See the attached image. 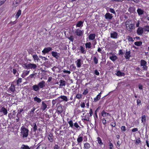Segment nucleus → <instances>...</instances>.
<instances>
[{"mask_svg":"<svg viewBox=\"0 0 149 149\" xmlns=\"http://www.w3.org/2000/svg\"><path fill=\"white\" fill-rule=\"evenodd\" d=\"M21 148L23 149H30L28 146L23 144L22 145L21 147Z\"/></svg>","mask_w":149,"mask_h":149,"instance_id":"43","label":"nucleus"},{"mask_svg":"<svg viewBox=\"0 0 149 149\" xmlns=\"http://www.w3.org/2000/svg\"><path fill=\"white\" fill-rule=\"evenodd\" d=\"M118 36V33L116 32L113 31L110 33V37L111 38L117 39Z\"/></svg>","mask_w":149,"mask_h":149,"instance_id":"9","label":"nucleus"},{"mask_svg":"<svg viewBox=\"0 0 149 149\" xmlns=\"http://www.w3.org/2000/svg\"><path fill=\"white\" fill-rule=\"evenodd\" d=\"M128 39L129 41L133 42L134 41L133 38L130 36L128 37Z\"/></svg>","mask_w":149,"mask_h":149,"instance_id":"61","label":"nucleus"},{"mask_svg":"<svg viewBox=\"0 0 149 149\" xmlns=\"http://www.w3.org/2000/svg\"><path fill=\"white\" fill-rule=\"evenodd\" d=\"M82 119L84 120H86L87 121H89V118L88 116V115H86L85 116H83L82 117Z\"/></svg>","mask_w":149,"mask_h":149,"instance_id":"34","label":"nucleus"},{"mask_svg":"<svg viewBox=\"0 0 149 149\" xmlns=\"http://www.w3.org/2000/svg\"><path fill=\"white\" fill-rule=\"evenodd\" d=\"M33 130H32L31 131H32V132H34L35 133H36V131L37 130V126L36 125V124L35 123H34L33 124Z\"/></svg>","mask_w":149,"mask_h":149,"instance_id":"32","label":"nucleus"},{"mask_svg":"<svg viewBox=\"0 0 149 149\" xmlns=\"http://www.w3.org/2000/svg\"><path fill=\"white\" fill-rule=\"evenodd\" d=\"M113 17L112 15L109 13H107L105 15V18L107 19L110 20Z\"/></svg>","mask_w":149,"mask_h":149,"instance_id":"12","label":"nucleus"},{"mask_svg":"<svg viewBox=\"0 0 149 149\" xmlns=\"http://www.w3.org/2000/svg\"><path fill=\"white\" fill-rule=\"evenodd\" d=\"M22 79L21 78H18L17 81V86H19V84L22 81Z\"/></svg>","mask_w":149,"mask_h":149,"instance_id":"38","label":"nucleus"},{"mask_svg":"<svg viewBox=\"0 0 149 149\" xmlns=\"http://www.w3.org/2000/svg\"><path fill=\"white\" fill-rule=\"evenodd\" d=\"M141 66H142V69L144 71H146L148 69V67L147 66V62L144 60H141L140 62Z\"/></svg>","mask_w":149,"mask_h":149,"instance_id":"4","label":"nucleus"},{"mask_svg":"<svg viewBox=\"0 0 149 149\" xmlns=\"http://www.w3.org/2000/svg\"><path fill=\"white\" fill-rule=\"evenodd\" d=\"M47 107V105L46 103L44 101L42 102V104L41 105V109L42 111H44Z\"/></svg>","mask_w":149,"mask_h":149,"instance_id":"20","label":"nucleus"},{"mask_svg":"<svg viewBox=\"0 0 149 149\" xmlns=\"http://www.w3.org/2000/svg\"><path fill=\"white\" fill-rule=\"evenodd\" d=\"M83 62L81 61V59H78L75 61V63L77 65V66L78 68L81 67L82 64H83Z\"/></svg>","mask_w":149,"mask_h":149,"instance_id":"6","label":"nucleus"},{"mask_svg":"<svg viewBox=\"0 0 149 149\" xmlns=\"http://www.w3.org/2000/svg\"><path fill=\"white\" fill-rule=\"evenodd\" d=\"M109 148L110 149H113V144L111 143L110 142L109 143Z\"/></svg>","mask_w":149,"mask_h":149,"instance_id":"59","label":"nucleus"},{"mask_svg":"<svg viewBox=\"0 0 149 149\" xmlns=\"http://www.w3.org/2000/svg\"><path fill=\"white\" fill-rule=\"evenodd\" d=\"M21 133L22 134V137L25 138L27 137L29 133V130L23 127H21Z\"/></svg>","mask_w":149,"mask_h":149,"instance_id":"2","label":"nucleus"},{"mask_svg":"<svg viewBox=\"0 0 149 149\" xmlns=\"http://www.w3.org/2000/svg\"><path fill=\"white\" fill-rule=\"evenodd\" d=\"M63 111V108L61 106H58L57 108V112L58 114L61 113Z\"/></svg>","mask_w":149,"mask_h":149,"instance_id":"21","label":"nucleus"},{"mask_svg":"<svg viewBox=\"0 0 149 149\" xmlns=\"http://www.w3.org/2000/svg\"><path fill=\"white\" fill-rule=\"evenodd\" d=\"M90 147V144L87 142L84 144V148L85 149H89Z\"/></svg>","mask_w":149,"mask_h":149,"instance_id":"28","label":"nucleus"},{"mask_svg":"<svg viewBox=\"0 0 149 149\" xmlns=\"http://www.w3.org/2000/svg\"><path fill=\"white\" fill-rule=\"evenodd\" d=\"M24 67H25L27 69H31V63H29L28 64L25 63L24 64Z\"/></svg>","mask_w":149,"mask_h":149,"instance_id":"33","label":"nucleus"},{"mask_svg":"<svg viewBox=\"0 0 149 149\" xmlns=\"http://www.w3.org/2000/svg\"><path fill=\"white\" fill-rule=\"evenodd\" d=\"M97 141L100 146H101L103 145V143L102 142L101 139L100 137H98L97 138Z\"/></svg>","mask_w":149,"mask_h":149,"instance_id":"37","label":"nucleus"},{"mask_svg":"<svg viewBox=\"0 0 149 149\" xmlns=\"http://www.w3.org/2000/svg\"><path fill=\"white\" fill-rule=\"evenodd\" d=\"M85 47L87 49H88L91 48L92 46L90 42H86L85 44Z\"/></svg>","mask_w":149,"mask_h":149,"instance_id":"23","label":"nucleus"},{"mask_svg":"<svg viewBox=\"0 0 149 149\" xmlns=\"http://www.w3.org/2000/svg\"><path fill=\"white\" fill-rule=\"evenodd\" d=\"M100 97H100V95H98L96 97L94 98V101L96 102L99 100L100 98Z\"/></svg>","mask_w":149,"mask_h":149,"instance_id":"40","label":"nucleus"},{"mask_svg":"<svg viewBox=\"0 0 149 149\" xmlns=\"http://www.w3.org/2000/svg\"><path fill=\"white\" fill-rule=\"evenodd\" d=\"M110 125L113 127H115L116 125V122H111Z\"/></svg>","mask_w":149,"mask_h":149,"instance_id":"57","label":"nucleus"},{"mask_svg":"<svg viewBox=\"0 0 149 149\" xmlns=\"http://www.w3.org/2000/svg\"><path fill=\"white\" fill-rule=\"evenodd\" d=\"M52 49L51 47L45 48L42 51V52L44 53H47L51 51Z\"/></svg>","mask_w":149,"mask_h":149,"instance_id":"17","label":"nucleus"},{"mask_svg":"<svg viewBox=\"0 0 149 149\" xmlns=\"http://www.w3.org/2000/svg\"><path fill=\"white\" fill-rule=\"evenodd\" d=\"M21 10L19 9L17 12V14L15 16V17L16 19H17L21 15Z\"/></svg>","mask_w":149,"mask_h":149,"instance_id":"30","label":"nucleus"},{"mask_svg":"<svg viewBox=\"0 0 149 149\" xmlns=\"http://www.w3.org/2000/svg\"><path fill=\"white\" fill-rule=\"evenodd\" d=\"M102 123L103 125H105L107 123L106 120L104 118H102Z\"/></svg>","mask_w":149,"mask_h":149,"instance_id":"56","label":"nucleus"},{"mask_svg":"<svg viewBox=\"0 0 149 149\" xmlns=\"http://www.w3.org/2000/svg\"><path fill=\"white\" fill-rule=\"evenodd\" d=\"M68 39L70 40V41L73 42L74 40V36H70L68 38Z\"/></svg>","mask_w":149,"mask_h":149,"instance_id":"50","label":"nucleus"},{"mask_svg":"<svg viewBox=\"0 0 149 149\" xmlns=\"http://www.w3.org/2000/svg\"><path fill=\"white\" fill-rule=\"evenodd\" d=\"M126 28V29L130 32H132L134 29V24H130L129 21H127L125 22Z\"/></svg>","mask_w":149,"mask_h":149,"instance_id":"1","label":"nucleus"},{"mask_svg":"<svg viewBox=\"0 0 149 149\" xmlns=\"http://www.w3.org/2000/svg\"><path fill=\"white\" fill-rule=\"evenodd\" d=\"M102 116L103 117H107L109 116H111V114L108 113L106 112L104 110H103L101 112Z\"/></svg>","mask_w":149,"mask_h":149,"instance_id":"16","label":"nucleus"},{"mask_svg":"<svg viewBox=\"0 0 149 149\" xmlns=\"http://www.w3.org/2000/svg\"><path fill=\"white\" fill-rule=\"evenodd\" d=\"M15 85L14 84V82H12L10 87L9 89L11 92L14 93L15 91Z\"/></svg>","mask_w":149,"mask_h":149,"instance_id":"7","label":"nucleus"},{"mask_svg":"<svg viewBox=\"0 0 149 149\" xmlns=\"http://www.w3.org/2000/svg\"><path fill=\"white\" fill-rule=\"evenodd\" d=\"M137 11L139 16L142 15L144 13V11L141 8H138Z\"/></svg>","mask_w":149,"mask_h":149,"instance_id":"27","label":"nucleus"},{"mask_svg":"<svg viewBox=\"0 0 149 149\" xmlns=\"http://www.w3.org/2000/svg\"><path fill=\"white\" fill-rule=\"evenodd\" d=\"M109 11L111 13L113 14H116V13L114 9L112 8H110L109 10Z\"/></svg>","mask_w":149,"mask_h":149,"instance_id":"49","label":"nucleus"},{"mask_svg":"<svg viewBox=\"0 0 149 149\" xmlns=\"http://www.w3.org/2000/svg\"><path fill=\"white\" fill-rule=\"evenodd\" d=\"M79 50L80 52L82 54H85L86 52L85 48L83 46H81L79 47Z\"/></svg>","mask_w":149,"mask_h":149,"instance_id":"15","label":"nucleus"},{"mask_svg":"<svg viewBox=\"0 0 149 149\" xmlns=\"http://www.w3.org/2000/svg\"><path fill=\"white\" fill-rule=\"evenodd\" d=\"M47 137L49 141L50 142H53V136L52 134H50L49 135H47Z\"/></svg>","mask_w":149,"mask_h":149,"instance_id":"26","label":"nucleus"},{"mask_svg":"<svg viewBox=\"0 0 149 149\" xmlns=\"http://www.w3.org/2000/svg\"><path fill=\"white\" fill-rule=\"evenodd\" d=\"M30 71L28 70H26L25 71H24L23 72L24 74H25V75L26 76H27L28 75Z\"/></svg>","mask_w":149,"mask_h":149,"instance_id":"60","label":"nucleus"},{"mask_svg":"<svg viewBox=\"0 0 149 149\" xmlns=\"http://www.w3.org/2000/svg\"><path fill=\"white\" fill-rule=\"evenodd\" d=\"M119 54L120 55H123L124 54V53L122 49H120L119 51Z\"/></svg>","mask_w":149,"mask_h":149,"instance_id":"58","label":"nucleus"},{"mask_svg":"<svg viewBox=\"0 0 149 149\" xmlns=\"http://www.w3.org/2000/svg\"><path fill=\"white\" fill-rule=\"evenodd\" d=\"M143 28L145 31H149V26H145Z\"/></svg>","mask_w":149,"mask_h":149,"instance_id":"48","label":"nucleus"},{"mask_svg":"<svg viewBox=\"0 0 149 149\" xmlns=\"http://www.w3.org/2000/svg\"><path fill=\"white\" fill-rule=\"evenodd\" d=\"M83 135L82 134H80L77 139V141L78 144H79L80 146H81V142L83 141Z\"/></svg>","mask_w":149,"mask_h":149,"instance_id":"5","label":"nucleus"},{"mask_svg":"<svg viewBox=\"0 0 149 149\" xmlns=\"http://www.w3.org/2000/svg\"><path fill=\"white\" fill-rule=\"evenodd\" d=\"M70 68L71 69V71H73L75 70L76 67L74 64H72L70 66Z\"/></svg>","mask_w":149,"mask_h":149,"instance_id":"47","label":"nucleus"},{"mask_svg":"<svg viewBox=\"0 0 149 149\" xmlns=\"http://www.w3.org/2000/svg\"><path fill=\"white\" fill-rule=\"evenodd\" d=\"M121 129L122 131H125L126 130V127L125 126H122L121 127Z\"/></svg>","mask_w":149,"mask_h":149,"instance_id":"62","label":"nucleus"},{"mask_svg":"<svg viewBox=\"0 0 149 149\" xmlns=\"http://www.w3.org/2000/svg\"><path fill=\"white\" fill-rule=\"evenodd\" d=\"M83 22L81 21L78 22L76 24V26L77 27H82L83 26Z\"/></svg>","mask_w":149,"mask_h":149,"instance_id":"29","label":"nucleus"},{"mask_svg":"<svg viewBox=\"0 0 149 149\" xmlns=\"http://www.w3.org/2000/svg\"><path fill=\"white\" fill-rule=\"evenodd\" d=\"M6 0H0V5L1 6L6 1Z\"/></svg>","mask_w":149,"mask_h":149,"instance_id":"64","label":"nucleus"},{"mask_svg":"<svg viewBox=\"0 0 149 149\" xmlns=\"http://www.w3.org/2000/svg\"><path fill=\"white\" fill-rule=\"evenodd\" d=\"M63 71L64 73H67L69 74H70L71 73L70 72V71L66 70L65 69H64L63 70Z\"/></svg>","mask_w":149,"mask_h":149,"instance_id":"63","label":"nucleus"},{"mask_svg":"<svg viewBox=\"0 0 149 149\" xmlns=\"http://www.w3.org/2000/svg\"><path fill=\"white\" fill-rule=\"evenodd\" d=\"M141 142L140 139L139 138L137 139H136L135 141V144L137 145Z\"/></svg>","mask_w":149,"mask_h":149,"instance_id":"46","label":"nucleus"},{"mask_svg":"<svg viewBox=\"0 0 149 149\" xmlns=\"http://www.w3.org/2000/svg\"><path fill=\"white\" fill-rule=\"evenodd\" d=\"M144 31L143 28L140 27L138 28L137 30V32L139 35H141Z\"/></svg>","mask_w":149,"mask_h":149,"instance_id":"13","label":"nucleus"},{"mask_svg":"<svg viewBox=\"0 0 149 149\" xmlns=\"http://www.w3.org/2000/svg\"><path fill=\"white\" fill-rule=\"evenodd\" d=\"M95 33L90 34L88 36V38L90 40H93L95 39Z\"/></svg>","mask_w":149,"mask_h":149,"instance_id":"18","label":"nucleus"},{"mask_svg":"<svg viewBox=\"0 0 149 149\" xmlns=\"http://www.w3.org/2000/svg\"><path fill=\"white\" fill-rule=\"evenodd\" d=\"M59 82L60 83L59 86L61 87L62 86H64L65 85V81L62 80H60L59 81Z\"/></svg>","mask_w":149,"mask_h":149,"instance_id":"25","label":"nucleus"},{"mask_svg":"<svg viewBox=\"0 0 149 149\" xmlns=\"http://www.w3.org/2000/svg\"><path fill=\"white\" fill-rule=\"evenodd\" d=\"M75 33L76 34L79 36H82L84 33V31H81L79 29H77L76 30Z\"/></svg>","mask_w":149,"mask_h":149,"instance_id":"10","label":"nucleus"},{"mask_svg":"<svg viewBox=\"0 0 149 149\" xmlns=\"http://www.w3.org/2000/svg\"><path fill=\"white\" fill-rule=\"evenodd\" d=\"M93 60L95 64H97L98 63V59L95 56L93 57Z\"/></svg>","mask_w":149,"mask_h":149,"instance_id":"42","label":"nucleus"},{"mask_svg":"<svg viewBox=\"0 0 149 149\" xmlns=\"http://www.w3.org/2000/svg\"><path fill=\"white\" fill-rule=\"evenodd\" d=\"M37 67L36 65L35 64L31 63V69H34L36 68Z\"/></svg>","mask_w":149,"mask_h":149,"instance_id":"51","label":"nucleus"},{"mask_svg":"<svg viewBox=\"0 0 149 149\" xmlns=\"http://www.w3.org/2000/svg\"><path fill=\"white\" fill-rule=\"evenodd\" d=\"M82 95L81 93H78L76 95L75 98L79 100L82 98Z\"/></svg>","mask_w":149,"mask_h":149,"instance_id":"36","label":"nucleus"},{"mask_svg":"<svg viewBox=\"0 0 149 149\" xmlns=\"http://www.w3.org/2000/svg\"><path fill=\"white\" fill-rule=\"evenodd\" d=\"M130 54L131 52L130 50L128 51L127 50H126L124 56L126 59H128L130 58L131 57Z\"/></svg>","mask_w":149,"mask_h":149,"instance_id":"8","label":"nucleus"},{"mask_svg":"<svg viewBox=\"0 0 149 149\" xmlns=\"http://www.w3.org/2000/svg\"><path fill=\"white\" fill-rule=\"evenodd\" d=\"M116 75L118 76H123L125 75V73L120 71H118L117 72Z\"/></svg>","mask_w":149,"mask_h":149,"instance_id":"35","label":"nucleus"},{"mask_svg":"<svg viewBox=\"0 0 149 149\" xmlns=\"http://www.w3.org/2000/svg\"><path fill=\"white\" fill-rule=\"evenodd\" d=\"M109 58L112 61H115L116 60L118 59V58L117 56L113 54V55L111 56H110L109 57Z\"/></svg>","mask_w":149,"mask_h":149,"instance_id":"22","label":"nucleus"},{"mask_svg":"<svg viewBox=\"0 0 149 149\" xmlns=\"http://www.w3.org/2000/svg\"><path fill=\"white\" fill-rule=\"evenodd\" d=\"M69 125L70 127L72 128H73L74 127L76 128L79 130L80 127L77 122H75L73 123V122L72 120H70L68 122Z\"/></svg>","mask_w":149,"mask_h":149,"instance_id":"3","label":"nucleus"},{"mask_svg":"<svg viewBox=\"0 0 149 149\" xmlns=\"http://www.w3.org/2000/svg\"><path fill=\"white\" fill-rule=\"evenodd\" d=\"M80 106L81 108H84L85 107V103L84 102H81L80 104Z\"/></svg>","mask_w":149,"mask_h":149,"instance_id":"52","label":"nucleus"},{"mask_svg":"<svg viewBox=\"0 0 149 149\" xmlns=\"http://www.w3.org/2000/svg\"><path fill=\"white\" fill-rule=\"evenodd\" d=\"M36 73H33L32 74H31L30 75L29 77H30L31 78H34L36 76Z\"/></svg>","mask_w":149,"mask_h":149,"instance_id":"55","label":"nucleus"},{"mask_svg":"<svg viewBox=\"0 0 149 149\" xmlns=\"http://www.w3.org/2000/svg\"><path fill=\"white\" fill-rule=\"evenodd\" d=\"M1 112L3 113L4 115H6L8 113L7 110L4 107L1 108L0 110V113Z\"/></svg>","mask_w":149,"mask_h":149,"instance_id":"14","label":"nucleus"},{"mask_svg":"<svg viewBox=\"0 0 149 149\" xmlns=\"http://www.w3.org/2000/svg\"><path fill=\"white\" fill-rule=\"evenodd\" d=\"M85 103H86V105L88 108L89 107V101L88 100H85Z\"/></svg>","mask_w":149,"mask_h":149,"instance_id":"53","label":"nucleus"},{"mask_svg":"<svg viewBox=\"0 0 149 149\" xmlns=\"http://www.w3.org/2000/svg\"><path fill=\"white\" fill-rule=\"evenodd\" d=\"M33 89L36 91H37V85H35L33 86Z\"/></svg>","mask_w":149,"mask_h":149,"instance_id":"54","label":"nucleus"},{"mask_svg":"<svg viewBox=\"0 0 149 149\" xmlns=\"http://www.w3.org/2000/svg\"><path fill=\"white\" fill-rule=\"evenodd\" d=\"M45 83L44 81H42L40 82L39 84L38 85V87L39 86L41 88H42L45 87Z\"/></svg>","mask_w":149,"mask_h":149,"instance_id":"24","label":"nucleus"},{"mask_svg":"<svg viewBox=\"0 0 149 149\" xmlns=\"http://www.w3.org/2000/svg\"><path fill=\"white\" fill-rule=\"evenodd\" d=\"M88 89L86 88L85 89L82 93V95H86V94H88Z\"/></svg>","mask_w":149,"mask_h":149,"instance_id":"44","label":"nucleus"},{"mask_svg":"<svg viewBox=\"0 0 149 149\" xmlns=\"http://www.w3.org/2000/svg\"><path fill=\"white\" fill-rule=\"evenodd\" d=\"M134 44L137 46H140L142 44V42L141 41H137L134 42Z\"/></svg>","mask_w":149,"mask_h":149,"instance_id":"45","label":"nucleus"},{"mask_svg":"<svg viewBox=\"0 0 149 149\" xmlns=\"http://www.w3.org/2000/svg\"><path fill=\"white\" fill-rule=\"evenodd\" d=\"M128 10L130 13H133L135 10V8L134 7H130L129 8Z\"/></svg>","mask_w":149,"mask_h":149,"instance_id":"31","label":"nucleus"},{"mask_svg":"<svg viewBox=\"0 0 149 149\" xmlns=\"http://www.w3.org/2000/svg\"><path fill=\"white\" fill-rule=\"evenodd\" d=\"M15 115L14 113H10L8 114V116L10 119H11L13 118V116Z\"/></svg>","mask_w":149,"mask_h":149,"instance_id":"41","label":"nucleus"},{"mask_svg":"<svg viewBox=\"0 0 149 149\" xmlns=\"http://www.w3.org/2000/svg\"><path fill=\"white\" fill-rule=\"evenodd\" d=\"M146 121V118L145 115H143L141 117V122L142 123H145Z\"/></svg>","mask_w":149,"mask_h":149,"instance_id":"39","label":"nucleus"},{"mask_svg":"<svg viewBox=\"0 0 149 149\" xmlns=\"http://www.w3.org/2000/svg\"><path fill=\"white\" fill-rule=\"evenodd\" d=\"M51 54L54 57L56 58V59L58 58L59 57V54L56 52L53 51L52 52Z\"/></svg>","mask_w":149,"mask_h":149,"instance_id":"19","label":"nucleus"},{"mask_svg":"<svg viewBox=\"0 0 149 149\" xmlns=\"http://www.w3.org/2000/svg\"><path fill=\"white\" fill-rule=\"evenodd\" d=\"M60 98L62 99V100H60V102H61L63 101H64L66 102L68 100V98L66 96L64 95H61L58 97L57 99H59Z\"/></svg>","mask_w":149,"mask_h":149,"instance_id":"11","label":"nucleus"}]
</instances>
